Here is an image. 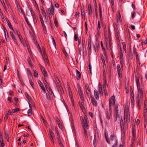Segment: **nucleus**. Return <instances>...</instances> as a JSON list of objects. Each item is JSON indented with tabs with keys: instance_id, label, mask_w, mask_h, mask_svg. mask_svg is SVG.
Masks as SVG:
<instances>
[{
	"instance_id": "nucleus-1",
	"label": "nucleus",
	"mask_w": 147,
	"mask_h": 147,
	"mask_svg": "<svg viewBox=\"0 0 147 147\" xmlns=\"http://www.w3.org/2000/svg\"><path fill=\"white\" fill-rule=\"evenodd\" d=\"M124 124L123 120L121 119L120 121V126L121 129H126L127 128V122L128 119L129 120L130 119V116L129 114V110L128 106L125 105L124 107Z\"/></svg>"
},
{
	"instance_id": "nucleus-2",
	"label": "nucleus",
	"mask_w": 147,
	"mask_h": 147,
	"mask_svg": "<svg viewBox=\"0 0 147 147\" xmlns=\"http://www.w3.org/2000/svg\"><path fill=\"white\" fill-rule=\"evenodd\" d=\"M82 126L83 128L88 129L89 127V124L87 116L85 115L84 117V119L83 117L81 116L80 117Z\"/></svg>"
},
{
	"instance_id": "nucleus-3",
	"label": "nucleus",
	"mask_w": 147,
	"mask_h": 147,
	"mask_svg": "<svg viewBox=\"0 0 147 147\" xmlns=\"http://www.w3.org/2000/svg\"><path fill=\"white\" fill-rule=\"evenodd\" d=\"M118 106L117 105L115 106L114 109V112L115 117V121H119L120 120L119 115L120 114V111L118 108Z\"/></svg>"
},
{
	"instance_id": "nucleus-4",
	"label": "nucleus",
	"mask_w": 147,
	"mask_h": 147,
	"mask_svg": "<svg viewBox=\"0 0 147 147\" xmlns=\"http://www.w3.org/2000/svg\"><path fill=\"white\" fill-rule=\"evenodd\" d=\"M54 7L53 5H52L50 8H47L46 10V13L50 20L53 15L54 14Z\"/></svg>"
},
{
	"instance_id": "nucleus-5",
	"label": "nucleus",
	"mask_w": 147,
	"mask_h": 147,
	"mask_svg": "<svg viewBox=\"0 0 147 147\" xmlns=\"http://www.w3.org/2000/svg\"><path fill=\"white\" fill-rule=\"evenodd\" d=\"M111 107H109V109H106L105 111L106 117L108 120L110 119V117L111 116Z\"/></svg>"
},
{
	"instance_id": "nucleus-6",
	"label": "nucleus",
	"mask_w": 147,
	"mask_h": 147,
	"mask_svg": "<svg viewBox=\"0 0 147 147\" xmlns=\"http://www.w3.org/2000/svg\"><path fill=\"white\" fill-rule=\"evenodd\" d=\"M88 40V55H90L91 53V38L90 36L89 37Z\"/></svg>"
},
{
	"instance_id": "nucleus-7",
	"label": "nucleus",
	"mask_w": 147,
	"mask_h": 147,
	"mask_svg": "<svg viewBox=\"0 0 147 147\" xmlns=\"http://www.w3.org/2000/svg\"><path fill=\"white\" fill-rule=\"evenodd\" d=\"M115 98L114 95H113L112 97L109 99V107H111V106H113L115 102Z\"/></svg>"
},
{
	"instance_id": "nucleus-8",
	"label": "nucleus",
	"mask_w": 147,
	"mask_h": 147,
	"mask_svg": "<svg viewBox=\"0 0 147 147\" xmlns=\"http://www.w3.org/2000/svg\"><path fill=\"white\" fill-rule=\"evenodd\" d=\"M117 22V24H120L121 23V18L120 12L118 11L116 14Z\"/></svg>"
},
{
	"instance_id": "nucleus-9",
	"label": "nucleus",
	"mask_w": 147,
	"mask_h": 147,
	"mask_svg": "<svg viewBox=\"0 0 147 147\" xmlns=\"http://www.w3.org/2000/svg\"><path fill=\"white\" fill-rule=\"evenodd\" d=\"M4 143L3 141V132L0 131V147H3Z\"/></svg>"
},
{
	"instance_id": "nucleus-10",
	"label": "nucleus",
	"mask_w": 147,
	"mask_h": 147,
	"mask_svg": "<svg viewBox=\"0 0 147 147\" xmlns=\"http://www.w3.org/2000/svg\"><path fill=\"white\" fill-rule=\"evenodd\" d=\"M49 136L51 142H52L53 143H54V142L53 138L55 136V135L53 132L51 130V129L49 130Z\"/></svg>"
},
{
	"instance_id": "nucleus-11",
	"label": "nucleus",
	"mask_w": 147,
	"mask_h": 147,
	"mask_svg": "<svg viewBox=\"0 0 147 147\" xmlns=\"http://www.w3.org/2000/svg\"><path fill=\"white\" fill-rule=\"evenodd\" d=\"M18 36L19 38L21 41V42L23 44V46L24 47H26V46H27V47L28 48V43L27 41H25V42L23 41V39L22 38V36L20 34H18Z\"/></svg>"
},
{
	"instance_id": "nucleus-12",
	"label": "nucleus",
	"mask_w": 147,
	"mask_h": 147,
	"mask_svg": "<svg viewBox=\"0 0 147 147\" xmlns=\"http://www.w3.org/2000/svg\"><path fill=\"white\" fill-rule=\"evenodd\" d=\"M117 67L118 75L120 78H121L122 76V71L123 70L121 68V69L119 64H118Z\"/></svg>"
},
{
	"instance_id": "nucleus-13",
	"label": "nucleus",
	"mask_w": 147,
	"mask_h": 147,
	"mask_svg": "<svg viewBox=\"0 0 147 147\" xmlns=\"http://www.w3.org/2000/svg\"><path fill=\"white\" fill-rule=\"evenodd\" d=\"M57 139L58 143L59 144V146L61 147H64L63 144L61 142V139H62V138L61 136H57Z\"/></svg>"
},
{
	"instance_id": "nucleus-14",
	"label": "nucleus",
	"mask_w": 147,
	"mask_h": 147,
	"mask_svg": "<svg viewBox=\"0 0 147 147\" xmlns=\"http://www.w3.org/2000/svg\"><path fill=\"white\" fill-rule=\"evenodd\" d=\"M109 131L105 129V135L106 142L108 144H110V141L108 138Z\"/></svg>"
},
{
	"instance_id": "nucleus-15",
	"label": "nucleus",
	"mask_w": 147,
	"mask_h": 147,
	"mask_svg": "<svg viewBox=\"0 0 147 147\" xmlns=\"http://www.w3.org/2000/svg\"><path fill=\"white\" fill-rule=\"evenodd\" d=\"M69 96L70 98V99L71 102L73 106H74V100L72 96V94L71 90H70V88H69Z\"/></svg>"
},
{
	"instance_id": "nucleus-16",
	"label": "nucleus",
	"mask_w": 147,
	"mask_h": 147,
	"mask_svg": "<svg viewBox=\"0 0 147 147\" xmlns=\"http://www.w3.org/2000/svg\"><path fill=\"white\" fill-rule=\"evenodd\" d=\"M40 70L42 71L43 74L45 77H46L47 76V74L45 70V69L44 67H43L41 65H40L39 66Z\"/></svg>"
},
{
	"instance_id": "nucleus-17",
	"label": "nucleus",
	"mask_w": 147,
	"mask_h": 147,
	"mask_svg": "<svg viewBox=\"0 0 147 147\" xmlns=\"http://www.w3.org/2000/svg\"><path fill=\"white\" fill-rule=\"evenodd\" d=\"M88 15L91 16V14L92 13V11L91 5L89 3L88 4Z\"/></svg>"
},
{
	"instance_id": "nucleus-18",
	"label": "nucleus",
	"mask_w": 147,
	"mask_h": 147,
	"mask_svg": "<svg viewBox=\"0 0 147 147\" xmlns=\"http://www.w3.org/2000/svg\"><path fill=\"white\" fill-rule=\"evenodd\" d=\"M82 50L83 52H86V45L85 44V40L84 39V40H82Z\"/></svg>"
},
{
	"instance_id": "nucleus-19",
	"label": "nucleus",
	"mask_w": 147,
	"mask_h": 147,
	"mask_svg": "<svg viewBox=\"0 0 147 147\" xmlns=\"http://www.w3.org/2000/svg\"><path fill=\"white\" fill-rule=\"evenodd\" d=\"M46 88L49 94L51 95L53 94L54 97H55V95L51 88L49 86H47Z\"/></svg>"
},
{
	"instance_id": "nucleus-20",
	"label": "nucleus",
	"mask_w": 147,
	"mask_h": 147,
	"mask_svg": "<svg viewBox=\"0 0 147 147\" xmlns=\"http://www.w3.org/2000/svg\"><path fill=\"white\" fill-rule=\"evenodd\" d=\"M38 83L40 87L41 88L43 92L45 93L46 90L44 86L43 85L42 83L40 80L38 81Z\"/></svg>"
},
{
	"instance_id": "nucleus-21",
	"label": "nucleus",
	"mask_w": 147,
	"mask_h": 147,
	"mask_svg": "<svg viewBox=\"0 0 147 147\" xmlns=\"http://www.w3.org/2000/svg\"><path fill=\"white\" fill-rule=\"evenodd\" d=\"M131 107H133L134 103V98L133 94H131Z\"/></svg>"
},
{
	"instance_id": "nucleus-22",
	"label": "nucleus",
	"mask_w": 147,
	"mask_h": 147,
	"mask_svg": "<svg viewBox=\"0 0 147 147\" xmlns=\"http://www.w3.org/2000/svg\"><path fill=\"white\" fill-rule=\"evenodd\" d=\"M91 102L92 104L95 107H96L97 105V103L96 100L93 97H91Z\"/></svg>"
},
{
	"instance_id": "nucleus-23",
	"label": "nucleus",
	"mask_w": 147,
	"mask_h": 147,
	"mask_svg": "<svg viewBox=\"0 0 147 147\" xmlns=\"http://www.w3.org/2000/svg\"><path fill=\"white\" fill-rule=\"evenodd\" d=\"M103 81H104V88H105V86H106V85L107 84V75L105 74H103Z\"/></svg>"
},
{
	"instance_id": "nucleus-24",
	"label": "nucleus",
	"mask_w": 147,
	"mask_h": 147,
	"mask_svg": "<svg viewBox=\"0 0 147 147\" xmlns=\"http://www.w3.org/2000/svg\"><path fill=\"white\" fill-rule=\"evenodd\" d=\"M137 16L138 17H140V13L138 12H134L133 13L131 17L132 19H134Z\"/></svg>"
},
{
	"instance_id": "nucleus-25",
	"label": "nucleus",
	"mask_w": 147,
	"mask_h": 147,
	"mask_svg": "<svg viewBox=\"0 0 147 147\" xmlns=\"http://www.w3.org/2000/svg\"><path fill=\"white\" fill-rule=\"evenodd\" d=\"M11 31H10V35L12 37V38L13 39L14 42L16 43H17V41L16 40V39L13 33V31L12 30H10Z\"/></svg>"
},
{
	"instance_id": "nucleus-26",
	"label": "nucleus",
	"mask_w": 147,
	"mask_h": 147,
	"mask_svg": "<svg viewBox=\"0 0 147 147\" xmlns=\"http://www.w3.org/2000/svg\"><path fill=\"white\" fill-rule=\"evenodd\" d=\"M94 94L95 97V98L96 99H98L99 98V95L98 91L96 90H94Z\"/></svg>"
},
{
	"instance_id": "nucleus-27",
	"label": "nucleus",
	"mask_w": 147,
	"mask_h": 147,
	"mask_svg": "<svg viewBox=\"0 0 147 147\" xmlns=\"http://www.w3.org/2000/svg\"><path fill=\"white\" fill-rule=\"evenodd\" d=\"M76 78L78 80H79L81 78V75L80 72L78 70H76Z\"/></svg>"
},
{
	"instance_id": "nucleus-28",
	"label": "nucleus",
	"mask_w": 147,
	"mask_h": 147,
	"mask_svg": "<svg viewBox=\"0 0 147 147\" xmlns=\"http://www.w3.org/2000/svg\"><path fill=\"white\" fill-rule=\"evenodd\" d=\"M136 102L137 103V105L138 106L139 108L140 107V98H139V96L138 95L136 97Z\"/></svg>"
},
{
	"instance_id": "nucleus-29",
	"label": "nucleus",
	"mask_w": 147,
	"mask_h": 147,
	"mask_svg": "<svg viewBox=\"0 0 147 147\" xmlns=\"http://www.w3.org/2000/svg\"><path fill=\"white\" fill-rule=\"evenodd\" d=\"M136 135V129H133L132 140H134Z\"/></svg>"
},
{
	"instance_id": "nucleus-30",
	"label": "nucleus",
	"mask_w": 147,
	"mask_h": 147,
	"mask_svg": "<svg viewBox=\"0 0 147 147\" xmlns=\"http://www.w3.org/2000/svg\"><path fill=\"white\" fill-rule=\"evenodd\" d=\"M136 83L137 88H139L140 87V82L139 81V79L138 77L136 76Z\"/></svg>"
},
{
	"instance_id": "nucleus-31",
	"label": "nucleus",
	"mask_w": 147,
	"mask_h": 147,
	"mask_svg": "<svg viewBox=\"0 0 147 147\" xmlns=\"http://www.w3.org/2000/svg\"><path fill=\"white\" fill-rule=\"evenodd\" d=\"M86 95L88 97L89 99H90V96L91 95V92L90 90H86Z\"/></svg>"
},
{
	"instance_id": "nucleus-32",
	"label": "nucleus",
	"mask_w": 147,
	"mask_h": 147,
	"mask_svg": "<svg viewBox=\"0 0 147 147\" xmlns=\"http://www.w3.org/2000/svg\"><path fill=\"white\" fill-rule=\"evenodd\" d=\"M41 118L45 125L46 126L47 128H48V125L47 122V121L44 119L43 117H42Z\"/></svg>"
},
{
	"instance_id": "nucleus-33",
	"label": "nucleus",
	"mask_w": 147,
	"mask_h": 147,
	"mask_svg": "<svg viewBox=\"0 0 147 147\" xmlns=\"http://www.w3.org/2000/svg\"><path fill=\"white\" fill-rule=\"evenodd\" d=\"M20 126H24L23 127L24 128H28V129H29L30 128V127L28 125H25L23 124H19L18 125V127H20Z\"/></svg>"
},
{
	"instance_id": "nucleus-34",
	"label": "nucleus",
	"mask_w": 147,
	"mask_h": 147,
	"mask_svg": "<svg viewBox=\"0 0 147 147\" xmlns=\"http://www.w3.org/2000/svg\"><path fill=\"white\" fill-rule=\"evenodd\" d=\"M78 93L79 96L82 95L83 94L80 88H78Z\"/></svg>"
},
{
	"instance_id": "nucleus-35",
	"label": "nucleus",
	"mask_w": 147,
	"mask_h": 147,
	"mask_svg": "<svg viewBox=\"0 0 147 147\" xmlns=\"http://www.w3.org/2000/svg\"><path fill=\"white\" fill-rule=\"evenodd\" d=\"M98 90L100 95L102 96L103 94L102 88L101 86L98 88Z\"/></svg>"
},
{
	"instance_id": "nucleus-36",
	"label": "nucleus",
	"mask_w": 147,
	"mask_h": 147,
	"mask_svg": "<svg viewBox=\"0 0 147 147\" xmlns=\"http://www.w3.org/2000/svg\"><path fill=\"white\" fill-rule=\"evenodd\" d=\"M138 92L139 93H140V94H143V88H140L139 87V88H137Z\"/></svg>"
},
{
	"instance_id": "nucleus-37",
	"label": "nucleus",
	"mask_w": 147,
	"mask_h": 147,
	"mask_svg": "<svg viewBox=\"0 0 147 147\" xmlns=\"http://www.w3.org/2000/svg\"><path fill=\"white\" fill-rule=\"evenodd\" d=\"M25 95L28 100L29 101L31 100L32 99L31 97L26 92L25 93Z\"/></svg>"
},
{
	"instance_id": "nucleus-38",
	"label": "nucleus",
	"mask_w": 147,
	"mask_h": 147,
	"mask_svg": "<svg viewBox=\"0 0 147 147\" xmlns=\"http://www.w3.org/2000/svg\"><path fill=\"white\" fill-rule=\"evenodd\" d=\"M27 61L29 66L30 67H32L33 66V65L31 63V60L30 58L29 57H28L27 59Z\"/></svg>"
},
{
	"instance_id": "nucleus-39",
	"label": "nucleus",
	"mask_w": 147,
	"mask_h": 147,
	"mask_svg": "<svg viewBox=\"0 0 147 147\" xmlns=\"http://www.w3.org/2000/svg\"><path fill=\"white\" fill-rule=\"evenodd\" d=\"M115 138V136L113 134L111 135L110 136V140L111 141L114 140Z\"/></svg>"
},
{
	"instance_id": "nucleus-40",
	"label": "nucleus",
	"mask_w": 147,
	"mask_h": 147,
	"mask_svg": "<svg viewBox=\"0 0 147 147\" xmlns=\"http://www.w3.org/2000/svg\"><path fill=\"white\" fill-rule=\"evenodd\" d=\"M33 16V18L34 21V24L35 25H37V20L36 19V16H35L33 15H32Z\"/></svg>"
},
{
	"instance_id": "nucleus-41",
	"label": "nucleus",
	"mask_w": 147,
	"mask_h": 147,
	"mask_svg": "<svg viewBox=\"0 0 147 147\" xmlns=\"http://www.w3.org/2000/svg\"><path fill=\"white\" fill-rule=\"evenodd\" d=\"M119 52H120L119 54H120V60H123V54L122 51L120 50V51Z\"/></svg>"
},
{
	"instance_id": "nucleus-42",
	"label": "nucleus",
	"mask_w": 147,
	"mask_h": 147,
	"mask_svg": "<svg viewBox=\"0 0 147 147\" xmlns=\"http://www.w3.org/2000/svg\"><path fill=\"white\" fill-rule=\"evenodd\" d=\"M42 51L43 53H42L41 49H40V52L41 54H42V55H46V52L45 51V49L44 48H42Z\"/></svg>"
},
{
	"instance_id": "nucleus-43",
	"label": "nucleus",
	"mask_w": 147,
	"mask_h": 147,
	"mask_svg": "<svg viewBox=\"0 0 147 147\" xmlns=\"http://www.w3.org/2000/svg\"><path fill=\"white\" fill-rule=\"evenodd\" d=\"M42 26L43 30L44 32V33L46 34L47 33V31L46 30V27H45V24H44L43 25H42Z\"/></svg>"
},
{
	"instance_id": "nucleus-44",
	"label": "nucleus",
	"mask_w": 147,
	"mask_h": 147,
	"mask_svg": "<svg viewBox=\"0 0 147 147\" xmlns=\"http://www.w3.org/2000/svg\"><path fill=\"white\" fill-rule=\"evenodd\" d=\"M147 115V109H144V118L146 119Z\"/></svg>"
},
{
	"instance_id": "nucleus-45",
	"label": "nucleus",
	"mask_w": 147,
	"mask_h": 147,
	"mask_svg": "<svg viewBox=\"0 0 147 147\" xmlns=\"http://www.w3.org/2000/svg\"><path fill=\"white\" fill-rule=\"evenodd\" d=\"M99 12L100 13V20H101L102 19V12H101V9L100 7V5L99 7Z\"/></svg>"
},
{
	"instance_id": "nucleus-46",
	"label": "nucleus",
	"mask_w": 147,
	"mask_h": 147,
	"mask_svg": "<svg viewBox=\"0 0 147 147\" xmlns=\"http://www.w3.org/2000/svg\"><path fill=\"white\" fill-rule=\"evenodd\" d=\"M39 16L42 25L45 24L42 16L41 15H40Z\"/></svg>"
},
{
	"instance_id": "nucleus-47",
	"label": "nucleus",
	"mask_w": 147,
	"mask_h": 147,
	"mask_svg": "<svg viewBox=\"0 0 147 147\" xmlns=\"http://www.w3.org/2000/svg\"><path fill=\"white\" fill-rule=\"evenodd\" d=\"M120 63L121 66V68L122 69V70H123V60H120Z\"/></svg>"
},
{
	"instance_id": "nucleus-48",
	"label": "nucleus",
	"mask_w": 147,
	"mask_h": 147,
	"mask_svg": "<svg viewBox=\"0 0 147 147\" xmlns=\"http://www.w3.org/2000/svg\"><path fill=\"white\" fill-rule=\"evenodd\" d=\"M57 123L60 129H62L63 128L62 124L61 121L60 122H59Z\"/></svg>"
},
{
	"instance_id": "nucleus-49",
	"label": "nucleus",
	"mask_w": 147,
	"mask_h": 147,
	"mask_svg": "<svg viewBox=\"0 0 147 147\" xmlns=\"http://www.w3.org/2000/svg\"><path fill=\"white\" fill-rule=\"evenodd\" d=\"M43 82L46 87L48 86L47 82L44 78L43 79Z\"/></svg>"
},
{
	"instance_id": "nucleus-50",
	"label": "nucleus",
	"mask_w": 147,
	"mask_h": 147,
	"mask_svg": "<svg viewBox=\"0 0 147 147\" xmlns=\"http://www.w3.org/2000/svg\"><path fill=\"white\" fill-rule=\"evenodd\" d=\"M71 125L72 129H74L75 127L74 125V121L73 119H71Z\"/></svg>"
},
{
	"instance_id": "nucleus-51",
	"label": "nucleus",
	"mask_w": 147,
	"mask_h": 147,
	"mask_svg": "<svg viewBox=\"0 0 147 147\" xmlns=\"http://www.w3.org/2000/svg\"><path fill=\"white\" fill-rule=\"evenodd\" d=\"M34 76L36 78H37L38 77V74L35 70H34Z\"/></svg>"
},
{
	"instance_id": "nucleus-52",
	"label": "nucleus",
	"mask_w": 147,
	"mask_h": 147,
	"mask_svg": "<svg viewBox=\"0 0 147 147\" xmlns=\"http://www.w3.org/2000/svg\"><path fill=\"white\" fill-rule=\"evenodd\" d=\"M5 36L6 41L7 42L9 41V39L8 36V32H7V34H6V35H5Z\"/></svg>"
},
{
	"instance_id": "nucleus-53",
	"label": "nucleus",
	"mask_w": 147,
	"mask_h": 147,
	"mask_svg": "<svg viewBox=\"0 0 147 147\" xmlns=\"http://www.w3.org/2000/svg\"><path fill=\"white\" fill-rule=\"evenodd\" d=\"M146 119L144 118V128H146Z\"/></svg>"
},
{
	"instance_id": "nucleus-54",
	"label": "nucleus",
	"mask_w": 147,
	"mask_h": 147,
	"mask_svg": "<svg viewBox=\"0 0 147 147\" xmlns=\"http://www.w3.org/2000/svg\"><path fill=\"white\" fill-rule=\"evenodd\" d=\"M55 134L57 135V136H61L60 134H59V132L58 131L57 129H56L55 131Z\"/></svg>"
},
{
	"instance_id": "nucleus-55",
	"label": "nucleus",
	"mask_w": 147,
	"mask_h": 147,
	"mask_svg": "<svg viewBox=\"0 0 147 147\" xmlns=\"http://www.w3.org/2000/svg\"><path fill=\"white\" fill-rule=\"evenodd\" d=\"M28 115V116H30L32 114V111L30 109L28 110L27 111Z\"/></svg>"
},
{
	"instance_id": "nucleus-56",
	"label": "nucleus",
	"mask_w": 147,
	"mask_h": 147,
	"mask_svg": "<svg viewBox=\"0 0 147 147\" xmlns=\"http://www.w3.org/2000/svg\"><path fill=\"white\" fill-rule=\"evenodd\" d=\"M75 16L77 18H78L79 16V12L78 11L76 12L75 14Z\"/></svg>"
},
{
	"instance_id": "nucleus-57",
	"label": "nucleus",
	"mask_w": 147,
	"mask_h": 147,
	"mask_svg": "<svg viewBox=\"0 0 147 147\" xmlns=\"http://www.w3.org/2000/svg\"><path fill=\"white\" fill-rule=\"evenodd\" d=\"M85 88L86 90H90V89L89 87V86L88 84H86L85 85Z\"/></svg>"
},
{
	"instance_id": "nucleus-58",
	"label": "nucleus",
	"mask_w": 147,
	"mask_h": 147,
	"mask_svg": "<svg viewBox=\"0 0 147 147\" xmlns=\"http://www.w3.org/2000/svg\"><path fill=\"white\" fill-rule=\"evenodd\" d=\"M103 88L104 89V91L105 94L106 96H108V94H107V90H106V86H105V88Z\"/></svg>"
},
{
	"instance_id": "nucleus-59",
	"label": "nucleus",
	"mask_w": 147,
	"mask_h": 147,
	"mask_svg": "<svg viewBox=\"0 0 147 147\" xmlns=\"http://www.w3.org/2000/svg\"><path fill=\"white\" fill-rule=\"evenodd\" d=\"M115 31V34L119 33V31L117 27L114 28Z\"/></svg>"
},
{
	"instance_id": "nucleus-60",
	"label": "nucleus",
	"mask_w": 147,
	"mask_h": 147,
	"mask_svg": "<svg viewBox=\"0 0 147 147\" xmlns=\"http://www.w3.org/2000/svg\"><path fill=\"white\" fill-rule=\"evenodd\" d=\"M55 79L57 80V83L58 84L59 83V82H60V81H59V78H58L57 76L56 75H55Z\"/></svg>"
},
{
	"instance_id": "nucleus-61",
	"label": "nucleus",
	"mask_w": 147,
	"mask_h": 147,
	"mask_svg": "<svg viewBox=\"0 0 147 147\" xmlns=\"http://www.w3.org/2000/svg\"><path fill=\"white\" fill-rule=\"evenodd\" d=\"M104 35L105 37H107V32L105 28L104 29Z\"/></svg>"
},
{
	"instance_id": "nucleus-62",
	"label": "nucleus",
	"mask_w": 147,
	"mask_h": 147,
	"mask_svg": "<svg viewBox=\"0 0 147 147\" xmlns=\"http://www.w3.org/2000/svg\"><path fill=\"white\" fill-rule=\"evenodd\" d=\"M122 44L123 46V49L125 51V52H126V47L125 43L123 42Z\"/></svg>"
},
{
	"instance_id": "nucleus-63",
	"label": "nucleus",
	"mask_w": 147,
	"mask_h": 147,
	"mask_svg": "<svg viewBox=\"0 0 147 147\" xmlns=\"http://www.w3.org/2000/svg\"><path fill=\"white\" fill-rule=\"evenodd\" d=\"M84 136L86 137H87V129H84Z\"/></svg>"
},
{
	"instance_id": "nucleus-64",
	"label": "nucleus",
	"mask_w": 147,
	"mask_h": 147,
	"mask_svg": "<svg viewBox=\"0 0 147 147\" xmlns=\"http://www.w3.org/2000/svg\"><path fill=\"white\" fill-rule=\"evenodd\" d=\"M19 110V109L18 108H17L16 109H14L13 110V112L14 113H16Z\"/></svg>"
}]
</instances>
